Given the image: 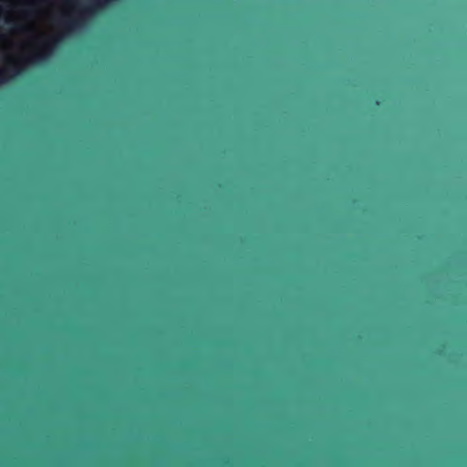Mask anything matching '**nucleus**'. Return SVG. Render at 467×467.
Returning <instances> with one entry per match:
<instances>
[{
	"label": "nucleus",
	"mask_w": 467,
	"mask_h": 467,
	"mask_svg": "<svg viewBox=\"0 0 467 467\" xmlns=\"http://www.w3.org/2000/svg\"><path fill=\"white\" fill-rule=\"evenodd\" d=\"M11 67H13V68H14V75H15V76H18V75H20V74H21V70H20V68H18V67H15V66H14V67L12 66Z\"/></svg>",
	"instance_id": "obj_3"
},
{
	"label": "nucleus",
	"mask_w": 467,
	"mask_h": 467,
	"mask_svg": "<svg viewBox=\"0 0 467 467\" xmlns=\"http://www.w3.org/2000/svg\"><path fill=\"white\" fill-rule=\"evenodd\" d=\"M24 28H25V27H23V26H18V27H17V29H19V30H22V29H24Z\"/></svg>",
	"instance_id": "obj_4"
},
{
	"label": "nucleus",
	"mask_w": 467,
	"mask_h": 467,
	"mask_svg": "<svg viewBox=\"0 0 467 467\" xmlns=\"http://www.w3.org/2000/svg\"><path fill=\"white\" fill-rule=\"evenodd\" d=\"M60 37H55L52 40L47 41L43 44L41 50L36 52L29 59L32 63H43L51 55L54 47L60 42Z\"/></svg>",
	"instance_id": "obj_1"
},
{
	"label": "nucleus",
	"mask_w": 467,
	"mask_h": 467,
	"mask_svg": "<svg viewBox=\"0 0 467 467\" xmlns=\"http://www.w3.org/2000/svg\"><path fill=\"white\" fill-rule=\"evenodd\" d=\"M10 68H11V67L4 68V69H1V70H0V84H1V83H4V82L6 80V74H7V71H8Z\"/></svg>",
	"instance_id": "obj_2"
}]
</instances>
